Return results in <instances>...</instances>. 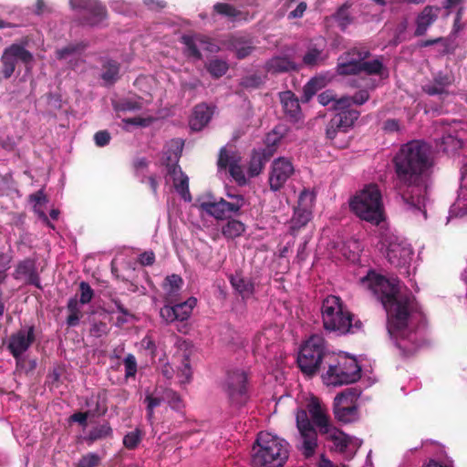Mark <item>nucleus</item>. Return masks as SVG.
I'll return each instance as SVG.
<instances>
[{
  "label": "nucleus",
  "mask_w": 467,
  "mask_h": 467,
  "mask_svg": "<svg viewBox=\"0 0 467 467\" xmlns=\"http://www.w3.org/2000/svg\"><path fill=\"white\" fill-rule=\"evenodd\" d=\"M362 283L371 290L387 313V329L397 339L396 347L403 358H410L427 345V340L418 332L410 330L411 319L418 316L424 318L416 296L407 288L401 289L400 282L369 273Z\"/></svg>",
  "instance_id": "nucleus-1"
},
{
  "label": "nucleus",
  "mask_w": 467,
  "mask_h": 467,
  "mask_svg": "<svg viewBox=\"0 0 467 467\" xmlns=\"http://www.w3.org/2000/svg\"><path fill=\"white\" fill-rule=\"evenodd\" d=\"M394 188L404 209L421 213L426 218V201L431 184L432 161L430 149L420 140L403 144L393 158Z\"/></svg>",
  "instance_id": "nucleus-2"
},
{
  "label": "nucleus",
  "mask_w": 467,
  "mask_h": 467,
  "mask_svg": "<svg viewBox=\"0 0 467 467\" xmlns=\"http://www.w3.org/2000/svg\"><path fill=\"white\" fill-rule=\"evenodd\" d=\"M296 428L301 440V451L309 458L313 456L317 448V432H327L331 425L327 408L317 397H312L306 404V409L298 408L296 412Z\"/></svg>",
  "instance_id": "nucleus-3"
},
{
  "label": "nucleus",
  "mask_w": 467,
  "mask_h": 467,
  "mask_svg": "<svg viewBox=\"0 0 467 467\" xmlns=\"http://www.w3.org/2000/svg\"><path fill=\"white\" fill-rule=\"evenodd\" d=\"M321 313L323 327L327 331L346 335L357 333L362 328V322L343 306L339 296H327L322 302Z\"/></svg>",
  "instance_id": "nucleus-4"
},
{
  "label": "nucleus",
  "mask_w": 467,
  "mask_h": 467,
  "mask_svg": "<svg viewBox=\"0 0 467 467\" xmlns=\"http://www.w3.org/2000/svg\"><path fill=\"white\" fill-rule=\"evenodd\" d=\"M289 444L284 439L269 432H260L252 456L253 467H284L288 459Z\"/></svg>",
  "instance_id": "nucleus-5"
},
{
  "label": "nucleus",
  "mask_w": 467,
  "mask_h": 467,
  "mask_svg": "<svg viewBox=\"0 0 467 467\" xmlns=\"http://www.w3.org/2000/svg\"><path fill=\"white\" fill-rule=\"evenodd\" d=\"M349 208L360 220L379 225L385 220L382 195L379 186L370 183L350 199Z\"/></svg>",
  "instance_id": "nucleus-6"
},
{
  "label": "nucleus",
  "mask_w": 467,
  "mask_h": 467,
  "mask_svg": "<svg viewBox=\"0 0 467 467\" xmlns=\"http://www.w3.org/2000/svg\"><path fill=\"white\" fill-rule=\"evenodd\" d=\"M325 370L322 379L327 386L348 385L361 378V368L356 358L335 352L327 355Z\"/></svg>",
  "instance_id": "nucleus-7"
},
{
  "label": "nucleus",
  "mask_w": 467,
  "mask_h": 467,
  "mask_svg": "<svg viewBox=\"0 0 467 467\" xmlns=\"http://www.w3.org/2000/svg\"><path fill=\"white\" fill-rule=\"evenodd\" d=\"M369 50L365 47H354L339 56L337 73L340 76L381 75L384 68L380 59L367 60L370 57Z\"/></svg>",
  "instance_id": "nucleus-8"
},
{
  "label": "nucleus",
  "mask_w": 467,
  "mask_h": 467,
  "mask_svg": "<svg viewBox=\"0 0 467 467\" xmlns=\"http://www.w3.org/2000/svg\"><path fill=\"white\" fill-rule=\"evenodd\" d=\"M333 352L326 348L325 339L318 336H311L301 347L297 364L301 371L309 377L317 374L321 368L326 369V357Z\"/></svg>",
  "instance_id": "nucleus-9"
},
{
  "label": "nucleus",
  "mask_w": 467,
  "mask_h": 467,
  "mask_svg": "<svg viewBox=\"0 0 467 467\" xmlns=\"http://www.w3.org/2000/svg\"><path fill=\"white\" fill-rule=\"evenodd\" d=\"M360 390L357 388H348L338 393L333 402L335 418L342 423H352L359 419L358 400Z\"/></svg>",
  "instance_id": "nucleus-10"
},
{
  "label": "nucleus",
  "mask_w": 467,
  "mask_h": 467,
  "mask_svg": "<svg viewBox=\"0 0 467 467\" xmlns=\"http://www.w3.org/2000/svg\"><path fill=\"white\" fill-rule=\"evenodd\" d=\"M34 61L33 54L20 44H12L4 49L1 57V74L5 79L10 78L20 62L26 67L30 66Z\"/></svg>",
  "instance_id": "nucleus-11"
},
{
  "label": "nucleus",
  "mask_w": 467,
  "mask_h": 467,
  "mask_svg": "<svg viewBox=\"0 0 467 467\" xmlns=\"http://www.w3.org/2000/svg\"><path fill=\"white\" fill-rule=\"evenodd\" d=\"M247 377L243 370H234L227 374L224 390L233 406L241 407L248 400Z\"/></svg>",
  "instance_id": "nucleus-12"
},
{
  "label": "nucleus",
  "mask_w": 467,
  "mask_h": 467,
  "mask_svg": "<svg viewBox=\"0 0 467 467\" xmlns=\"http://www.w3.org/2000/svg\"><path fill=\"white\" fill-rule=\"evenodd\" d=\"M73 9H80L87 14L80 18L83 26H98L107 18L106 7L96 0H69Z\"/></svg>",
  "instance_id": "nucleus-13"
},
{
  "label": "nucleus",
  "mask_w": 467,
  "mask_h": 467,
  "mask_svg": "<svg viewBox=\"0 0 467 467\" xmlns=\"http://www.w3.org/2000/svg\"><path fill=\"white\" fill-rule=\"evenodd\" d=\"M178 161L179 156L176 153L165 158L164 165L167 168V174L172 179L173 186L182 198L186 202H191L192 195L189 190V178L182 171Z\"/></svg>",
  "instance_id": "nucleus-14"
},
{
  "label": "nucleus",
  "mask_w": 467,
  "mask_h": 467,
  "mask_svg": "<svg viewBox=\"0 0 467 467\" xmlns=\"http://www.w3.org/2000/svg\"><path fill=\"white\" fill-rule=\"evenodd\" d=\"M196 298L194 297H190L184 302H178L177 298H175L174 303H166V305L161 308L160 315L166 323L175 321L182 322L190 317L196 306Z\"/></svg>",
  "instance_id": "nucleus-15"
},
{
  "label": "nucleus",
  "mask_w": 467,
  "mask_h": 467,
  "mask_svg": "<svg viewBox=\"0 0 467 467\" xmlns=\"http://www.w3.org/2000/svg\"><path fill=\"white\" fill-rule=\"evenodd\" d=\"M181 43L185 46L183 51L185 56L197 60H201L202 58L199 47L211 53L217 52L219 50L218 46L213 43L210 37L201 34L183 35L181 37Z\"/></svg>",
  "instance_id": "nucleus-16"
},
{
  "label": "nucleus",
  "mask_w": 467,
  "mask_h": 467,
  "mask_svg": "<svg viewBox=\"0 0 467 467\" xmlns=\"http://www.w3.org/2000/svg\"><path fill=\"white\" fill-rule=\"evenodd\" d=\"M412 254L411 247L406 243L399 242L397 238L389 241L386 257L393 266L400 268L408 265L411 260Z\"/></svg>",
  "instance_id": "nucleus-17"
},
{
  "label": "nucleus",
  "mask_w": 467,
  "mask_h": 467,
  "mask_svg": "<svg viewBox=\"0 0 467 467\" xmlns=\"http://www.w3.org/2000/svg\"><path fill=\"white\" fill-rule=\"evenodd\" d=\"M35 339L34 326L28 327L27 330L20 329L9 337L7 349L10 351L12 356L18 360L34 343Z\"/></svg>",
  "instance_id": "nucleus-18"
},
{
  "label": "nucleus",
  "mask_w": 467,
  "mask_h": 467,
  "mask_svg": "<svg viewBox=\"0 0 467 467\" xmlns=\"http://www.w3.org/2000/svg\"><path fill=\"white\" fill-rule=\"evenodd\" d=\"M293 173L294 167L290 161L285 158L274 161L269 176L270 189L275 192L280 190Z\"/></svg>",
  "instance_id": "nucleus-19"
},
{
  "label": "nucleus",
  "mask_w": 467,
  "mask_h": 467,
  "mask_svg": "<svg viewBox=\"0 0 467 467\" xmlns=\"http://www.w3.org/2000/svg\"><path fill=\"white\" fill-rule=\"evenodd\" d=\"M441 8L436 5H426L415 18L414 36L426 35L428 29L437 21Z\"/></svg>",
  "instance_id": "nucleus-20"
},
{
  "label": "nucleus",
  "mask_w": 467,
  "mask_h": 467,
  "mask_svg": "<svg viewBox=\"0 0 467 467\" xmlns=\"http://www.w3.org/2000/svg\"><path fill=\"white\" fill-rule=\"evenodd\" d=\"M213 110L205 103L197 104L189 119V126L193 131H201L212 119Z\"/></svg>",
  "instance_id": "nucleus-21"
},
{
  "label": "nucleus",
  "mask_w": 467,
  "mask_h": 467,
  "mask_svg": "<svg viewBox=\"0 0 467 467\" xmlns=\"http://www.w3.org/2000/svg\"><path fill=\"white\" fill-rule=\"evenodd\" d=\"M327 53L325 51V43H310L302 57V63L307 67H315L325 64L327 59Z\"/></svg>",
  "instance_id": "nucleus-22"
},
{
  "label": "nucleus",
  "mask_w": 467,
  "mask_h": 467,
  "mask_svg": "<svg viewBox=\"0 0 467 467\" xmlns=\"http://www.w3.org/2000/svg\"><path fill=\"white\" fill-rule=\"evenodd\" d=\"M86 47L87 44L84 42L70 43L67 46L57 49L56 51V57L58 60H67L68 57H74V62L73 60L69 61V67L75 69L80 61L79 57Z\"/></svg>",
  "instance_id": "nucleus-23"
},
{
  "label": "nucleus",
  "mask_w": 467,
  "mask_h": 467,
  "mask_svg": "<svg viewBox=\"0 0 467 467\" xmlns=\"http://www.w3.org/2000/svg\"><path fill=\"white\" fill-rule=\"evenodd\" d=\"M265 70L276 75L299 70V67L287 57H274L265 63Z\"/></svg>",
  "instance_id": "nucleus-24"
},
{
  "label": "nucleus",
  "mask_w": 467,
  "mask_h": 467,
  "mask_svg": "<svg viewBox=\"0 0 467 467\" xmlns=\"http://www.w3.org/2000/svg\"><path fill=\"white\" fill-rule=\"evenodd\" d=\"M339 111L331 119V128H344L348 132L359 118L360 112L354 109L347 108Z\"/></svg>",
  "instance_id": "nucleus-25"
},
{
  "label": "nucleus",
  "mask_w": 467,
  "mask_h": 467,
  "mask_svg": "<svg viewBox=\"0 0 467 467\" xmlns=\"http://www.w3.org/2000/svg\"><path fill=\"white\" fill-rule=\"evenodd\" d=\"M280 100L285 113L295 120H297L301 109L295 94L290 90L282 92L280 93Z\"/></svg>",
  "instance_id": "nucleus-26"
},
{
  "label": "nucleus",
  "mask_w": 467,
  "mask_h": 467,
  "mask_svg": "<svg viewBox=\"0 0 467 467\" xmlns=\"http://www.w3.org/2000/svg\"><path fill=\"white\" fill-rule=\"evenodd\" d=\"M213 12L216 15H219L228 21L235 22L242 19H245L244 14L237 9L233 5L228 3L218 2L213 6Z\"/></svg>",
  "instance_id": "nucleus-27"
},
{
  "label": "nucleus",
  "mask_w": 467,
  "mask_h": 467,
  "mask_svg": "<svg viewBox=\"0 0 467 467\" xmlns=\"http://www.w3.org/2000/svg\"><path fill=\"white\" fill-rule=\"evenodd\" d=\"M272 157V150H269V153L266 154V152H259L256 150H254L251 156V160L248 164V175L249 177H255L258 176L265 163L269 161V159Z\"/></svg>",
  "instance_id": "nucleus-28"
},
{
  "label": "nucleus",
  "mask_w": 467,
  "mask_h": 467,
  "mask_svg": "<svg viewBox=\"0 0 467 467\" xmlns=\"http://www.w3.org/2000/svg\"><path fill=\"white\" fill-rule=\"evenodd\" d=\"M230 283L244 299L249 298L254 292V285L252 280L240 275H231Z\"/></svg>",
  "instance_id": "nucleus-29"
},
{
  "label": "nucleus",
  "mask_w": 467,
  "mask_h": 467,
  "mask_svg": "<svg viewBox=\"0 0 467 467\" xmlns=\"http://www.w3.org/2000/svg\"><path fill=\"white\" fill-rule=\"evenodd\" d=\"M321 434H326L327 439L331 441L336 449L341 452L345 451L350 443V438L332 425L328 426L327 432H321Z\"/></svg>",
  "instance_id": "nucleus-30"
},
{
  "label": "nucleus",
  "mask_w": 467,
  "mask_h": 467,
  "mask_svg": "<svg viewBox=\"0 0 467 467\" xmlns=\"http://www.w3.org/2000/svg\"><path fill=\"white\" fill-rule=\"evenodd\" d=\"M112 436L113 430L109 422L105 420L90 429L85 440L88 444H92L97 441L111 438Z\"/></svg>",
  "instance_id": "nucleus-31"
},
{
  "label": "nucleus",
  "mask_w": 467,
  "mask_h": 467,
  "mask_svg": "<svg viewBox=\"0 0 467 467\" xmlns=\"http://www.w3.org/2000/svg\"><path fill=\"white\" fill-rule=\"evenodd\" d=\"M451 80L448 75L439 73L435 76L433 84L425 85L422 88L430 96L441 95L447 93L446 87L451 85Z\"/></svg>",
  "instance_id": "nucleus-32"
},
{
  "label": "nucleus",
  "mask_w": 467,
  "mask_h": 467,
  "mask_svg": "<svg viewBox=\"0 0 467 467\" xmlns=\"http://www.w3.org/2000/svg\"><path fill=\"white\" fill-rule=\"evenodd\" d=\"M183 281L178 275L167 276L164 282V289L166 291L165 302L172 304L179 294Z\"/></svg>",
  "instance_id": "nucleus-33"
},
{
  "label": "nucleus",
  "mask_w": 467,
  "mask_h": 467,
  "mask_svg": "<svg viewBox=\"0 0 467 467\" xmlns=\"http://www.w3.org/2000/svg\"><path fill=\"white\" fill-rule=\"evenodd\" d=\"M223 203V198L206 200L201 202L200 208L207 214L214 217L217 220L226 219Z\"/></svg>",
  "instance_id": "nucleus-34"
},
{
  "label": "nucleus",
  "mask_w": 467,
  "mask_h": 467,
  "mask_svg": "<svg viewBox=\"0 0 467 467\" xmlns=\"http://www.w3.org/2000/svg\"><path fill=\"white\" fill-rule=\"evenodd\" d=\"M227 195L231 200L226 201L223 198L222 203L226 218L230 217L232 214H240V210L245 205L244 197L241 194L233 195L228 193Z\"/></svg>",
  "instance_id": "nucleus-35"
},
{
  "label": "nucleus",
  "mask_w": 467,
  "mask_h": 467,
  "mask_svg": "<svg viewBox=\"0 0 467 467\" xmlns=\"http://www.w3.org/2000/svg\"><path fill=\"white\" fill-rule=\"evenodd\" d=\"M80 305L78 300V295L68 299L67 304V309L69 312L67 317V325L68 327H77L79 324V320L83 317Z\"/></svg>",
  "instance_id": "nucleus-36"
},
{
  "label": "nucleus",
  "mask_w": 467,
  "mask_h": 467,
  "mask_svg": "<svg viewBox=\"0 0 467 467\" xmlns=\"http://www.w3.org/2000/svg\"><path fill=\"white\" fill-rule=\"evenodd\" d=\"M231 46L235 52V56L238 59H244L247 57L254 49V46L250 40H246L243 37H233L231 40Z\"/></svg>",
  "instance_id": "nucleus-37"
},
{
  "label": "nucleus",
  "mask_w": 467,
  "mask_h": 467,
  "mask_svg": "<svg viewBox=\"0 0 467 467\" xmlns=\"http://www.w3.org/2000/svg\"><path fill=\"white\" fill-rule=\"evenodd\" d=\"M245 225L239 220L231 219L222 227V234L226 239L240 237L245 232Z\"/></svg>",
  "instance_id": "nucleus-38"
},
{
  "label": "nucleus",
  "mask_w": 467,
  "mask_h": 467,
  "mask_svg": "<svg viewBox=\"0 0 467 467\" xmlns=\"http://www.w3.org/2000/svg\"><path fill=\"white\" fill-rule=\"evenodd\" d=\"M120 64L116 60H107L102 66L101 78L108 84H113L119 79Z\"/></svg>",
  "instance_id": "nucleus-39"
},
{
  "label": "nucleus",
  "mask_w": 467,
  "mask_h": 467,
  "mask_svg": "<svg viewBox=\"0 0 467 467\" xmlns=\"http://www.w3.org/2000/svg\"><path fill=\"white\" fill-rule=\"evenodd\" d=\"M369 99V94L368 90L361 89L356 92L352 97L343 96L339 98V100L337 102V107L341 108V109H345L347 108L350 109L352 104L363 105Z\"/></svg>",
  "instance_id": "nucleus-40"
},
{
  "label": "nucleus",
  "mask_w": 467,
  "mask_h": 467,
  "mask_svg": "<svg viewBox=\"0 0 467 467\" xmlns=\"http://www.w3.org/2000/svg\"><path fill=\"white\" fill-rule=\"evenodd\" d=\"M94 399V396L90 398V400H88L86 401V404L88 406L91 405V400ZM90 416L93 417H100L104 416L108 411V406H107V394L106 390L103 389L101 392H99L98 395L95 397V405L94 409L89 410Z\"/></svg>",
  "instance_id": "nucleus-41"
},
{
  "label": "nucleus",
  "mask_w": 467,
  "mask_h": 467,
  "mask_svg": "<svg viewBox=\"0 0 467 467\" xmlns=\"http://www.w3.org/2000/svg\"><path fill=\"white\" fill-rule=\"evenodd\" d=\"M312 211L295 209L294 215L291 219V231L293 234L298 232L302 227L306 226L310 221Z\"/></svg>",
  "instance_id": "nucleus-42"
},
{
  "label": "nucleus",
  "mask_w": 467,
  "mask_h": 467,
  "mask_svg": "<svg viewBox=\"0 0 467 467\" xmlns=\"http://www.w3.org/2000/svg\"><path fill=\"white\" fill-rule=\"evenodd\" d=\"M235 161H241V157L236 151L228 150L225 147L220 150L219 157L217 161V166L219 170H225L230 168Z\"/></svg>",
  "instance_id": "nucleus-43"
},
{
  "label": "nucleus",
  "mask_w": 467,
  "mask_h": 467,
  "mask_svg": "<svg viewBox=\"0 0 467 467\" xmlns=\"http://www.w3.org/2000/svg\"><path fill=\"white\" fill-rule=\"evenodd\" d=\"M162 400L174 410L182 411L184 408V403L181 396L171 389H166L163 391Z\"/></svg>",
  "instance_id": "nucleus-44"
},
{
  "label": "nucleus",
  "mask_w": 467,
  "mask_h": 467,
  "mask_svg": "<svg viewBox=\"0 0 467 467\" xmlns=\"http://www.w3.org/2000/svg\"><path fill=\"white\" fill-rule=\"evenodd\" d=\"M207 71L215 78L223 76L228 70V64L222 59H212L206 65Z\"/></svg>",
  "instance_id": "nucleus-45"
},
{
  "label": "nucleus",
  "mask_w": 467,
  "mask_h": 467,
  "mask_svg": "<svg viewBox=\"0 0 467 467\" xmlns=\"http://www.w3.org/2000/svg\"><path fill=\"white\" fill-rule=\"evenodd\" d=\"M348 6L347 5H341L336 14L334 15V18L337 23V26L340 27L341 30H345L353 21L352 17L350 16L348 11Z\"/></svg>",
  "instance_id": "nucleus-46"
},
{
  "label": "nucleus",
  "mask_w": 467,
  "mask_h": 467,
  "mask_svg": "<svg viewBox=\"0 0 467 467\" xmlns=\"http://www.w3.org/2000/svg\"><path fill=\"white\" fill-rule=\"evenodd\" d=\"M101 457L96 452H88L80 457L75 467H99Z\"/></svg>",
  "instance_id": "nucleus-47"
},
{
  "label": "nucleus",
  "mask_w": 467,
  "mask_h": 467,
  "mask_svg": "<svg viewBox=\"0 0 467 467\" xmlns=\"http://www.w3.org/2000/svg\"><path fill=\"white\" fill-rule=\"evenodd\" d=\"M316 195L314 192L304 189L298 196L297 209L311 211Z\"/></svg>",
  "instance_id": "nucleus-48"
},
{
  "label": "nucleus",
  "mask_w": 467,
  "mask_h": 467,
  "mask_svg": "<svg viewBox=\"0 0 467 467\" xmlns=\"http://www.w3.org/2000/svg\"><path fill=\"white\" fill-rule=\"evenodd\" d=\"M347 131L344 130V128H331V119L328 121L327 128H326V137L327 140H329L333 145L338 148H345L348 146V142H337V137L338 134H345Z\"/></svg>",
  "instance_id": "nucleus-49"
},
{
  "label": "nucleus",
  "mask_w": 467,
  "mask_h": 467,
  "mask_svg": "<svg viewBox=\"0 0 467 467\" xmlns=\"http://www.w3.org/2000/svg\"><path fill=\"white\" fill-rule=\"evenodd\" d=\"M142 440V432L136 429L128 432L123 438V445L128 450H134L138 447Z\"/></svg>",
  "instance_id": "nucleus-50"
},
{
  "label": "nucleus",
  "mask_w": 467,
  "mask_h": 467,
  "mask_svg": "<svg viewBox=\"0 0 467 467\" xmlns=\"http://www.w3.org/2000/svg\"><path fill=\"white\" fill-rule=\"evenodd\" d=\"M264 84L259 75L252 74L241 78L240 86L244 89H256Z\"/></svg>",
  "instance_id": "nucleus-51"
},
{
  "label": "nucleus",
  "mask_w": 467,
  "mask_h": 467,
  "mask_svg": "<svg viewBox=\"0 0 467 467\" xmlns=\"http://www.w3.org/2000/svg\"><path fill=\"white\" fill-rule=\"evenodd\" d=\"M317 100L322 106H327L332 103L333 109H341V108L337 107V103L339 99L337 98L333 90L327 89L323 91L317 96Z\"/></svg>",
  "instance_id": "nucleus-52"
},
{
  "label": "nucleus",
  "mask_w": 467,
  "mask_h": 467,
  "mask_svg": "<svg viewBox=\"0 0 467 467\" xmlns=\"http://www.w3.org/2000/svg\"><path fill=\"white\" fill-rule=\"evenodd\" d=\"M94 296V291L88 283L82 281L79 284V298L78 302L81 305L88 304Z\"/></svg>",
  "instance_id": "nucleus-53"
},
{
  "label": "nucleus",
  "mask_w": 467,
  "mask_h": 467,
  "mask_svg": "<svg viewBox=\"0 0 467 467\" xmlns=\"http://www.w3.org/2000/svg\"><path fill=\"white\" fill-rule=\"evenodd\" d=\"M125 368V378H134L137 373V360L133 354H128L123 360Z\"/></svg>",
  "instance_id": "nucleus-54"
},
{
  "label": "nucleus",
  "mask_w": 467,
  "mask_h": 467,
  "mask_svg": "<svg viewBox=\"0 0 467 467\" xmlns=\"http://www.w3.org/2000/svg\"><path fill=\"white\" fill-rule=\"evenodd\" d=\"M229 172L239 185H244L246 183V178L244 170L240 165V161H235L233 165H231L229 168Z\"/></svg>",
  "instance_id": "nucleus-55"
},
{
  "label": "nucleus",
  "mask_w": 467,
  "mask_h": 467,
  "mask_svg": "<svg viewBox=\"0 0 467 467\" xmlns=\"http://www.w3.org/2000/svg\"><path fill=\"white\" fill-rule=\"evenodd\" d=\"M36 269V263L32 259H25L16 265V272L17 275H26Z\"/></svg>",
  "instance_id": "nucleus-56"
},
{
  "label": "nucleus",
  "mask_w": 467,
  "mask_h": 467,
  "mask_svg": "<svg viewBox=\"0 0 467 467\" xmlns=\"http://www.w3.org/2000/svg\"><path fill=\"white\" fill-rule=\"evenodd\" d=\"M281 137L277 136V133L274 130L273 133H268L265 138L266 148L263 152L269 153V150H272V154L275 152L276 146L278 145Z\"/></svg>",
  "instance_id": "nucleus-57"
},
{
  "label": "nucleus",
  "mask_w": 467,
  "mask_h": 467,
  "mask_svg": "<svg viewBox=\"0 0 467 467\" xmlns=\"http://www.w3.org/2000/svg\"><path fill=\"white\" fill-rule=\"evenodd\" d=\"M182 365L183 368L181 369L179 376L182 378V379H181V383L184 384L190 382L192 379L191 366L188 358L185 357L182 359Z\"/></svg>",
  "instance_id": "nucleus-58"
},
{
  "label": "nucleus",
  "mask_w": 467,
  "mask_h": 467,
  "mask_svg": "<svg viewBox=\"0 0 467 467\" xmlns=\"http://www.w3.org/2000/svg\"><path fill=\"white\" fill-rule=\"evenodd\" d=\"M90 416V411H78L69 417L70 422H78L80 426L86 427L88 425V418Z\"/></svg>",
  "instance_id": "nucleus-59"
},
{
  "label": "nucleus",
  "mask_w": 467,
  "mask_h": 467,
  "mask_svg": "<svg viewBox=\"0 0 467 467\" xmlns=\"http://www.w3.org/2000/svg\"><path fill=\"white\" fill-rule=\"evenodd\" d=\"M29 201L34 203V209L36 212L37 205H42L47 202V195L43 190H39L35 193L29 195Z\"/></svg>",
  "instance_id": "nucleus-60"
},
{
  "label": "nucleus",
  "mask_w": 467,
  "mask_h": 467,
  "mask_svg": "<svg viewBox=\"0 0 467 467\" xmlns=\"http://www.w3.org/2000/svg\"><path fill=\"white\" fill-rule=\"evenodd\" d=\"M108 331V326L104 322H95L90 327V335L96 337H100L106 335Z\"/></svg>",
  "instance_id": "nucleus-61"
},
{
  "label": "nucleus",
  "mask_w": 467,
  "mask_h": 467,
  "mask_svg": "<svg viewBox=\"0 0 467 467\" xmlns=\"http://www.w3.org/2000/svg\"><path fill=\"white\" fill-rule=\"evenodd\" d=\"M94 140L97 146L104 147L110 141V134L107 130H99L95 133Z\"/></svg>",
  "instance_id": "nucleus-62"
},
{
  "label": "nucleus",
  "mask_w": 467,
  "mask_h": 467,
  "mask_svg": "<svg viewBox=\"0 0 467 467\" xmlns=\"http://www.w3.org/2000/svg\"><path fill=\"white\" fill-rule=\"evenodd\" d=\"M317 81L316 79H311L307 82V84L304 87V98L306 101H308L317 91Z\"/></svg>",
  "instance_id": "nucleus-63"
},
{
  "label": "nucleus",
  "mask_w": 467,
  "mask_h": 467,
  "mask_svg": "<svg viewBox=\"0 0 467 467\" xmlns=\"http://www.w3.org/2000/svg\"><path fill=\"white\" fill-rule=\"evenodd\" d=\"M139 261L141 265H152L155 262V254L153 252H144L140 255Z\"/></svg>",
  "instance_id": "nucleus-64"
}]
</instances>
